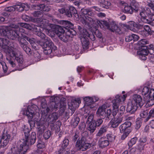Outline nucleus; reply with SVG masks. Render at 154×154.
Instances as JSON below:
<instances>
[{"instance_id":"f257e3e1","label":"nucleus","mask_w":154,"mask_h":154,"mask_svg":"<svg viewBox=\"0 0 154 154\" xmlns=\"http://www.w3.org/2000/svg\"><path fill=\"white\" fill-rule=\"evenodd\" d=\"M3 44L1 48L4 50V51L7 54L6 59L8 61L10 66L16 70H21V69H18L16 65L13 61L14 57L19 63L20 66L22 67L23 63V56L20 51L16 49H12L9 48L7 45L8 41L6 39L3 38Z\"/></svg>"},{"instance_id":"f03ea898","label":"nucleus","mask_w":154,"mask_h":154,"mask_svg":"<svg viewBox=\"0 0 154 154\" xmlns=\"http://www.w3.org/2000/svg\"><path fill=\"white\" fill-rule=\"evenodd\" d=\"M41 31L37 32L36 33L38 36L40 37L42 40V42L40 41L38 42V44L43 47L44 48V53L46 54H51L53 51H55L57 47L54 45L50 39L46 37L45 35Z\"/></svg>"},{"instance_id":"7ed1b4c3","label":"nucleus","mask_w":154,"mask_h":154,"mask_svg":"<svg viewBox=\"0 0 154 154\" xmlns=\"http://www.w3.org/2000/svg\"><path fill=\"white\" fill-rule=\"evenodd\" d=\"M143 103L142 97L140 95L134 94L132 96L131 101L128 104L127 110L131 113H133L139 107H141L143 106Z\"/></svg>"},{"instance_id":"20e7f679","label":"nucleus","mask_w":154,"mask_h":154,"mask_svg":"<svg viewBox=\"0 0 154 154\" xmlns=\"http://www.w3.org/2000/svg\"><path fill=\"white\" fill-rule=\"evenodd\" d=\"M0 34L2 35L6 36L8 38L15 40H17L20 36L18 30L11 27V24L9 26L0 28Z\"/></svg>"},{"instance_id":"39448f33","label":"nucleus","mask_w":154,"mask_h":154,"mask_svg":"<svg viewBox=\"0 0 154 154\" xmlns=\"http://www.w3.org/2000/svg\"><path fill=\"white\" fill-rule=\"evenodd\" d=\"M127 95H116L115 99L112 101V115L113 116H116L119 111V107L120 104H122L125 100Z\"/></svg>"},{"instance_id":"423d86ee","label":"nucleus","mask_w":154,"mask_h":154,"mask_svg":"<svg viewBox=\"0 0 154 154\" xmlns=\"http://www.w3.org/2000/svg\"><path fill=\"white\" fill-rule=\"evenodd\" d=\"M39 110L38 107L35 105L33 104L28 106L27 109L23 111V114L26 115L28 118L29 122L32 121L33 114Z\"/></svg>"},{"instance_id":"0eeeda50","label":"nucleus","mask_w":154,"mask_h":154,"mask_svg":"<svg viewBox=\"0 0 154 154\" xmlns=\"http://www.w3.org/2000/svg\"><path fill=\"white\" fill-rule=\"evenodd\" d=\"M35 20L38 25L42 28L45 29L48 33L53 30V25L49 23L48 20L40 18H37Z\"/></svg>"},{"instance_id":"6e6552de","label":"nucleus","mask_w":154,"mask_h":154,"mask_svg":"<svg viewBox=\"0 0 154 154\" xmlns=\"http://www.w3.org/2000/svg\"><path fill=\"white\" fill-rule=\"evenodd\" d=\"M58 11L60 13L64 14L67 17H71L72 15L77 17L79 16L76 10L74 7L72 6H69L68 9L62 8L59 9Z\"/></svg>"},{"instance_id":"1a4fd4ad","label":"nucleus","mask_w":154,"mask_h":154,"mask_svg":"<svg viewBox=\"0 0 154 154\" xmlns=\"http://www.w3.org/2000/svg\"><path fill=\"white\" fill-rule=\"evenodd\" d=\"M20 148L16 144L13 145L11 149L12 154H20L21 151H22L24 154L28 149L29 146L26 143L22 142L20 145Z\"/></svg>"},{"instance_id":"9d476101","label":"nucleus","mask_w":154,"mask_h":154,"mask_svg":"<svg viewBox=\"0 0 154 154\" xmlns=\"http://www.w3.org/2000/svg\"><path fill=\"white\" fill-rule=\"evenodd\" d=\"M75 146L80 149L85 151L90 147L91 145L87 142L84 138H82L81 140H77Z\"/></svg>"},{"instance_id":"9b49d317","label":"nucleus","mask_w":154,"mask_h":154,"mask_svg":"<svg viewBox=\"0 0 154 154\" xmlns=\"http://www.w3.org/2000/svg\"><path fill=\"white\" fill-rule=\"evenodd\" d=\"M151 12L149 8L146 7L145 8H142L141 11L140 13V20L143 23H148L149 21L148 20L146 15L150 14Z\"/></svg>"},{"instance_id":"f8f14e48","label":"nucleus","mask_w":154,"mask_h":154,"mask_svg":"<svg viewBox=\"0 0 154 154\" xmlns=\"http://www.w3.org/2000/svg\"><path fill=\"white\" fill-rule=\"evenodd\" d=\"M110 106V105L109 104L107 103H105L98 108L96 112L97 114L100 116H106V115L105 112L106 109L107 107H109Z\"/></svg>"},{"instance_id":"ddd939ff","label":"nucleus","mask_w":154,"mask_h":154,"mask_svg":"<svg viewBox=\"0 0 154 154\" xmlns=\"http://www.w3.org/2000/svg\"><path fill=\"white\" fill-rule=\"evenodd\" d=\"M149 51L146 47L142 48L140 50L138 51L137 54L139 56V58L142 60H145L147 59L146 56L149 54Z\"/></svg>"},{"instance_id":"4468645a","label":"nucleus","mask_w":154,"mask_h":154,"mask_svg":"<svg viewBox=\"0 0 154 154\" xmlns=\"http://www.w3.org/2000/svg\"><path fill=\"white\" fill-rule=\"evenodd\" d=\"M53 30L50 32L55 33L58 36L59 35L65 33V29H66L65 27H63L59 26L53 25Z\"/></svg>"},{"instance_id":"2eb2a0df","label":"nucleus","mask_w":154,"mask_h":154,"mask_svg":"<svg viewBox=\"0 0 154 154\" xmlns=\"http://www.w3.org/2000/svg\"><path fill=\"white\" fill-rule=\"evenodd\" d=\"M130 5H131L132 9L134 12H135L141 11L142 7L140 6V4L135 0H130Z\"/></svg>"},{"instance_id":"dca6fc26","label":"nucleus","mask_w":154,"mask_h":154,"mask_svg":"<svg viewBox=\"0 0 154 154\" xmlns=\"http://www.w3.org/2000/svg\"><path fill=\"white\" fill-rule=\"evenodd\" d=\"M22 26L26 27V29L31 30H33L35 31L36 33L39 31H42L41 30L40 26H35L34 24H22Z\"/></svg>"},{"instance_id":"f3484780","label":"nucleus","mask_w":154,"mask_h":154,"mask_svg":"<svg viewBox=\"0 0 154 154\" xmlns=\"http://www.w3.org/2000/svg\"><path fill=\"white\" fill-rule=\"evenodd\" d=\"M36 140V133L35 132H32L31 133L30 136H28V141H26L25 140L24 141H23L24 143H26V145L29 144L32 145L34 144Z\"/></svg>"},{"instance_id":"a211bd4d","label":"nucleus","mask_w":154,"mask_h":154,"mask_svg":"<svg viewBox=\"0 0 154 154\" xmlns=\"http://www.w3.org/2000/svg\"><path fill=\"white\" fill-rule=\"evenodd\" d=\"M131 125V123L130 122L127 121L122 124L119 126L120 132L121 133L130 131L129 128Z\"/></svg>"},{"instance_id":"6ab92c4d","label":"nucleus","mask_w":154,"mask_h":154,"mask_svg":"<svg viewBox=\"0 0 154 154\" xmlns=\"http://www.w3.org/2000/svg\"><path fill=\"white\" fill-rule=\"evenodd\" d=\"M122 121V119L121 117H116L112 118L110 121V123L112 128H116L118 126Z\"/></svg>"},{"instance_id":"aec40b11","label":"nucleus","mask_w":154,"mask_h":154,"mask_svg":"<svg viewBox=\"0 0 154 154\" xmlns=\"http://www.w3.org/2000/svg\"><path fill=\"white\" fill-rule=\"evenodd\" d=\"M84 100L85 104L88 106V108H92L95 106V104L93 102L92 97L89 96L85 97L83 98Z\"/></svg>"},{"instance_id":"412c9836","label":"nucleus","mask_w":154,"mask_h":154,"mask_svg":"<svg viewBox=\"0 0 154 154\" xmlns=\"http://www.w3.org/2000/svg\"><path fill=\"white\" fill-rule=\"evenodd\" d=\"M58 37L60 39L64 42H66L68 40L69 37H71V32L68 31L66 32L59 35Z\"/></svg>"},{"instance_id":"4be33fe9","label":"nucleus","mask_w":154,"mask_h":154,"mask_svg":"<svg viewBox=\"0 0 154 154\" xmlns=\"http://www.w3.org/2000/svg\"><path fill=\"white\" fill-rule=\"evenodd\" d=\"M109 144V141L105 137H101L99 141V145L101 148H103L108 146Z\"/></svg>"},{"instance_id":"5701e85b","label":"nucleus","mask_w":154,"mask_h":154,"mask_svg":"<svg viewBox=\"0 0 154 154\" xmlns=\"http://www.w3.org/2000/svg\"><path fill=\"white\" fill-rule=\"evenodd\" d=\"M27 24L25 23H19L17 24H11V26L13 28H15L18 30V33H19V32H21V33H24V30L20 27L26 28L25 27L22 26V24Z\"/></svg>"},{"instance_id":"b1692460","label":"nucleus","mask_w":154,"mask_h":154,"mask_svg":"<svg viewBox=\"0 0 154 154\" xmlns=\"http://www.w3.org/2000/svg\"><path fill=\"white\" fill-rule=\"evenodd\" d=\"M81 21L83 24L86 25L87 23L93 22V19L91 17L88 16L87 15H83L81 18Z\"/></svg>"},{"instance_id":"393cba45","label":"nucleus","mask_w":154,"mask_h":154,"mask_svg":"<svg viewBox=\"0 0 154 154\" xmlns=\"http://www.w3.org/2000/svg\"><path fill=\"white\" fill-rule=\"evenodd\" d=\"M109 29L112 31L116 33H118L120 31L119 27L113 22L110 24Z\"/></svg>"},{"instance_id":"a878e982","label":"nucleus","mask_w":154,"mask_h":154,"mask_svg":"<svg viewBox=\"0 0 154 154\" xmlns=\"http://www.w3.org/2000/svg\"><path fill=\"white\" fill-rule=\"evenodd\" d=\"M23 132L25 135V138L22 140L24 141L25 140L26 141H28V136H29V133L30 132V129L29 128L25 125H24L23 128Z\"/></svg>"},{"instance_id":"bb28decb","label":"nucleus","mask_w":154,"mask_h":154,"mask_svg":"<svg viewBox=\"0 0 154 154\" xmlns=\"http://www.w3.org/2000/svg\"><path fill=\"white\" fill-rule=\"evenodd\" d=\"M81 40L84 49H87L89 44V40L87 37H82Z\"/></svg>"},{"instance_id":"cd10ccee","label":"nucleus","mask_w":154,"mask_h":154,"mask_svg":"<svg viewBox=\"0 0 154 154\" xmlns=\"http://www.w3.org/2000/svg\"><path fill=\"white\" fill-rule=\"evenodd\" d=\"M36 124L37 126L38 131L39 132L42 133L45 129L46 127L45 126V123L41 121L37 122Z\"/></svg>"},{"instance_id":"c85d7f7f","label":"nucleus","mask_w":154,"mask_h":154,"mask_svg":"<svg viewBox=\"0 0 154 154\" xmlns=\"http://www.w3.org/2000/svg\"><path fill=\"white\" fill-rule=\"evenodd\" d=\"M15 11L19 12H22L24 10H26V8L27 6L24 4H20L14 5Z\"/></svg>"},{"instance_id":"c756f323","label":"nucleus","mask_w":154,"mask_h":154,"mask_svg":"<svg viewBox=\"0 0 154 154\" xmlns=\"http://www.w3.org/2000/svg\"><path fill=\"white\" fill-rule=\"evenodd\" d=\"M88 125V129L91 133H93L96 129V126L94 122L87 123Z\"/></svg>"},{"instance_id":"7c9ffc66","label":"nucleus","mask_w":154,"mask_h":154,"mask_svg":"<svg viewBox=\"0 0 154 154\" xmlns=\"http://www.w3.org/2000/svg\"><path fill=\"white\" fill-rule=\"evenodd\" d=\"M107 128L106 126H102L99 130L98 132L96 134V136L100 137L102 135L107 131Z\"/></svg>"},{"instance_id":"2f4dec72","label":"nucleus","mask_w":154,"mask_h":154,"mask_svg":"<svg viewBox=\"0 0 154 154\" xmlns=\"http://www.w3.org/2000/svg\"><path fill=\"white\" fill-rule=\"evenodd\" d=\"M132 8L130 5L125 6L124 8V12L127 14H132L134 12Z\"/></svg>"},{"instance_id":"473e14b6","label":"nucleus","mask_w":154,"mask_h":154,"mask_svg":"<svg viewBox=\"0 0 154 154\" xmlns=\"http://www.w3.org/2000/svg\"><path fill=\"white\" fill-rule=\"evenodd\" d=\"M68 105L69 108L72 110H74L78 107L77 103L73 101H72L70 103H69Z\"/></svg>"},{"instance_id":"72a5a7b5","label":"nucleus","mask_w":154,"mask_h":154,"mask_svg":"<svg viewBox=\"0 0 154 154\" xmlns=\"http://www.w3.org/2000/svg\"><path fill=\"white\" fill-rule=\"evenodd\" d=\"M97 23L101 28L105 26L107 28H109V25L108 22L107 21L103 20L98 21L97 22Z\"/></svg>"},{"instance_id":"f704fd0d","label":"nucleus","mask_w":154,"mask_h":154,"mask_svg":"<svg viewBox=\"0 0 154 154\" xmlns=\"http://www.w3.org/2000/svg\"><path fill=\"white\" fill-rule=\"evenodd\" d=\"M148 42L145 39H142L139 41L137 45L139 46V48L142 47L144 48V47H146L145 45L148 44Z\"/></svg>"},{"instance_id":"c9c22d12","label":"nucleus","mask_w":154,"mask_h":154,"mask_svg":"<svg viewBox=\"0 0 154 154\" xmlns=\"http://www.w3.org/2000/svg\"><path fill=\"white\" fill-rule=\"evenodd\" d=\"M74 152L72 151H70L68 149L65 150L63 149H60L59 151L58 154H73Z\"/></svg>"},{"instance_id":"e433bc0d","label":"nucleus","mask_w":154,"mask_h":154,"mask_svg":"<svg viewBox=\"0 0 154 154\" xmlns=\"http://www.w3.org/2000/svg\"><path fill=\"white\" fill-rule=\"evenodd\" d=\"M62 24L66 27L71 28L73 26L72 23L68 20H63L62 21Z\"/></svg>"},{"instance_id":"4c0bfd02","label":"nucleus","mask_w":154,"mask_h":154,"mask_svg":"<svg viewBox=\"0 0 154 154\" xmlns=\"http://www.w3.org/2000/svg\"><path fill=\"white\" fill-rule=\"evenodd\" d=\"M136 24L134 22L131 21L128 23L127 26L128 28L130 30H133L134 29V27H136Z\"/></svg>"},{"instance_id":"58836bf2","label":"nucleus","mask_w":154,"mask_h":154,"mask_svg":"<svg viewBox=\"0 0 154 154\" xmlns=\"http://www.w3.org/2000/svg\"><path fill=\"white\" fill-rule=\"evenodd\" d=\"M11 138V136L10 134L7 133L6 132L4 133L2 135L1 139L4 140H9Z\"/></svg>"},{"instance_id":"ea45409f","label":"nucleus","mask_w":154,"mask_h":154,"mask_svg":"<svg viewBox=\"0 0 154 154\" xmlns=\"http://www.w3.org/2000/svg\"><path fill=\"white\" fill-rule=\"evenodd\" d=\"M81 38L82 37H87L90 36V34L88 33L86 29H84L80 33Z\"/></svg>"},{"instance_id":"a19ab883","label":"nucleus","mask_w":154,"mask_h":154,"mask_svg":"<svg viewBox=\"0 0 154 154\" xmlns=\"http://www.w3.org/2000/svg\"><path fill=\"white\" fill-rule=\"evenodd\" d=\"M91 11V8H87V9H82L81 10V12L84 15L86 16L87 15H90L89 12Z\"/></svg>"},{"instance_id":"79ce46f5","label":"nucleus","mask_w":154,"mask_h":154,"mask_svg":"<svg viewBox=\"0 0 154 154\" xmlns=\"http://www.w3.org/2000/svg\"><path fill=\"white\" fill-rule=\"evenodd\" d=\"M33 55L36 60H38L41 58V56L39 53L36 51L33 52Z\"/></svg>"},{"instance_id":"37998d69","label":"nucleus","mask_w":154,"mask_h":154,"mask_svg":"<svg viewBox=\"0 0 154 154\" xmlns=\"http://www.w3.org/2000/svg\"><path fill=\"white\" fill-rule=\"evenodd\" d=\"M107 139L109 141H112L114 140L115 136L112 133H110L106 135Z\"/></svg>"},{"instance_id":"c03bdc74","label":"nucleus","mask_w":154,"mask_h":154,"mask_svg":"<svg viewBox=\"0 0 154 154\" xmlns=\"http://www.w3.org/2000/svg\"><path fill=\"white\" fill-rule=\"evenodd\" d=\"M23 50L28 54H31L32 53L31 49L26 45L22 47Z\"/></svg>"},{"instance_id":"a18cd8bd","label":"nucleus","mask_w":154,"mask_h":154,"mask_svg":"<svg viewBox=\"0 0 154 154\" xmlns=\"http://www.w3.org/2000/svg\"><path fill=\"white\" fill-rule=\"evenodd\" d=\"M72 121V122L73 125L74 126H76L78 125L80 119L78 117H75L73 119Z\"/></svg>"},{"instance_id":"49530a36","label":"nucleus","mask_w":154,"mask_h":154,"mask_svg":"<svg viewBox=\"0 0 154 154\" xmlns=\"http://www.w3.org/2000/svg\"><path fill=\"white\" fill-rule=\"evenodd\" d=\"M17 40L18 41L21 47L26 45L25 43L26 42V41L24 38H20V36L19 37Z\"/></svg>"},{"instance_id":"de8ad7c7","label":"nucleus","mask_w":154,"mask_h":154,"mask_svg":"<svg viewBox=\"0 0 154 154\" xmlns=\"http://www.w3.org/2000/svg\"><path fill=\"white\" fill-rule=\"evenodd\" d=\"M51 135V132L49 130L46 131L44 133L43 137L45 139H48L49 138Z\"/></svg>"},{"instance_id":"09e8293b","label":"nucleus","mask_w":154,"mask_h":154,"mask_svg":"<svg viewBox=\"0 0 154 154\" xmlns=\"http://www.w3.org/2000/svg\"><path fill=\"white\" fill-rule=\"evenodd\" d=\"M137 138L136 137L133 138L131 139V140L128 142V144L129 147H131L136 142Z\"/></svg>"},{"instance_id":"8fccbe9b","label":"nucleus","mask_w":154,"mask_h":154,"mask_svg":"<svg viewBox=\"0 0 154 154\" xmlns=\"http://www.w3.org/2000/svg\"><path fill=\"white\" fill-rule=\"evenodd\" d=\"M147 5L153 10L154 11V1L147 0Z\"/></svg>"},{"instance_id":"3c124183","label":"nucleus","mask_w":154,"mask_h":154,"mask_svg":"<svg viewBox=\"0 0 154 154\" xmlns=\"http://www.w3.org/2000/svg\"><path fill=\"white\" fill-rule=\"evenodd\" d=\"M111 5L110 2L107 1H105L104 3L102 5H101V6L102 7L107 9L109 8V6Z\"/></svg>"},{"instance_id":"603ef678","label":"nucleus","mask_w":154,"mask_h":154,"mask_svg":"<svg viewBox=\"0 0 154 154\" xmlns=\"http://www.w3.org/2000/svg\"><path fill=\"white\" fill-rule=\"evenodd\" d=\"M94 116V114H90L88 118L87 121L86 122V124L94 122H93Z\"/></svg>"},{"instance_id":"864d4df0","label":"nucleus","mask_w":154,"mask_h":154,"mask_svg":"<svg viewBox=\"0 0 154 154\" xmlns=\"http://www.w3.org/2000/svg\"><path fill=\"white\" fill-rule=\"evenodd\" d=\"M150 90L149 87H143L142 90V94L146 95L148 94V95H149Z\"/></svg>"},{"instance_id":"5fc2aeb1","label":"nucleus","mask_w":154,"mask_h":154,"mask_svg":"<svg viewBox=\"0 0 154 154\" xmlns=\"http://www.w3.org/2000/svg\"><path fill=\"white\" fill-rule=\"evenodd\" d=\"M136 123L135 128L137 129H138L140 128L141 125V119H139L137 120L136 122Z\"/></svg>"},{"instance_id":"6e6d98bb","label":"nucleus","mask_w":154,"mask_h":154,"mask_svg":"<svg viewBox=\"0 0 154 154\" xmlns=\"http://www.w3.org/2000/svg\"><path fill=\"white\" fill-rule=\"evenodd\" d=\"M50 118L51 119V122H53L56 121L58 118L57 115L56 113H53L51 116L50 117Z\"/></svg>"},{"instance_id":"4d7b16f0","label":"nucleus","mask_w":154,"mask_h":154,"mask_svg":"<svg viewBox=\"0 0 154 154\" xmlns=\"http://www.w3.org/2000/svg\"><path fill=\"white\" fill-rule=\"evenodd\" d=\"M148 114V111L147 110L143 111L140 114V116L143 118H145L147 117Z\"/></svg>"},{"instance_id":"13d9d810","label":"nucleus","mask_w":154,"mask_h":154,"mask_svg":"<svg viewBox=\"0 0 154 154\" xmlns=\"http://www.w3.org/2000/svg\"><path fill=\"white\" fill-rule=\"evenodd\" d=\"M37 146L38 148L39 149L44 148L45 146L44 143L41 140L38 141Z\"/></svg>"},{"instance_id":"bf43d9fd","label":"nucleus","mask_w":154,"mask_h":154,"mask_svg":"<svg viewBox=\"0 0 154 154\" xmlns=\"http://www.w3.org/2000/svg\"><path fill=\"white\" fill-rule=\"evenodd\" d=\"M1 64L2 66L3 71L5 72H7L8 70V67L6 66L5 63L3 61H1L0 63Z\"/></svg>"},{"instance_id":"052dcab7","label":"nucleus","mask_w":154,"mask_h":154,"mask_svg":"<svg viewBox=\"0 0 154 154\" xmlns=\"http://www.w3.org/2000/svg\"><path fill=\"white\" fill-rule=\"evenodd\" d=\"M45 5H44L42 4L38 5H35V7L36 8L35 9H37L41 11H43L45 8Z\"/></svg>"},{"instance_id":"680f3d73","label":"nucleus","mask_w":154,"mask_h":154,"mask_svg":"<svg viewBox=\"0 0 154 154\" xmlns=\"http://www.w3.org/2000/svg\"><path fill=\"white\" fill-rule=\"evenodd\" d=\"M145 145V144L140 143L138 145L137 149L140 152L142 151L144 149V148Z\"/></svg>"},{"instance_id":"e2e57ef3","label":"nucleus","mask_w":154,"mask_h":154,"mask_svg":"<svg viewBox=\"0 0 154 154\" xmlns=\"http://www.w3.org/2000/svg\"><path fill=\"white\" fill-rule=\"evenodd\" d=\"M131 131H128L127 132H123L124 133L121 137V139L122 140H124L128 135L130 133Z\"/></svg>"},{"instance_id":"0e129e2a","label":"nucleus","mask_w":154,"mask_h":154,"mask_svg":"<svg viewBox=\"0 0 154 154\" xmlns=\"http://www.w3.org/2000/svg\"><path fill=\"white\" fill-rule=\"evenodd\" d=\"M69 140L68 139H65L63 141L62 146L64 148L66 147L69 144Z\"/></svg>"},{"instance_id":"69168bd1","label":"nucleus","mask_w":154,"mask_h":154,"mask_svg":"<svg viewBox=\"0 0 154 154\" xmlns=\"http://www.w3.org/2000/svg\"><path fill=\"white\" fill-rule=\"evenodd\" d=\"M143 29L147 32L149 34L150 33L151 30L149 26L147 25H144L143 26Z\"/></svg>"},{"instance_id":"338daca9","label":"nucleus","mask_w":154,"mask_h":154,"mask_svg":"<svg viewBox=\"0 0 154 154\" xmlns=\"http://www.w3.org/2000/svg\"><path fill=\"white\" fill-rule=\"evenodd\" d=\"M148 20L149 22L148 23H150L152 21H154V15L150 14L148 16Z\"/></svg>"},{"instance_id":"774afa93","label":"nucleus","mask_w":154,"mask_h":154,"mask_svg":"<svg viewBox=\"0 0 154 154\" xmlns=\"http://www.w3.org/2000/svg\"><path fill=\"white\" fill-rule=\"evenodd\" d=\"M149 96L152 97L153 98V103H154V89H150L149 92Z\"/></svg>"}]
</instances>
